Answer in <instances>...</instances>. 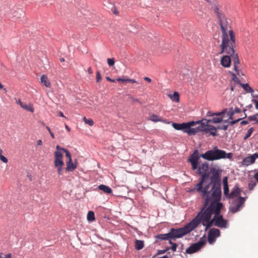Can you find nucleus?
I'll use <instances>...</instances> for the list:
<instances>
[{"mask_svg":"<svg viewBox=\"0 0 258 258\" xmlns=\"http://www.w3.org/2000/svg\"><path fill=\"white\" fill-rule=\"evenodd\" d=\"M232 156V153H227L225 151L218 149L217 147H215L213 149L209 150L201 155H199L198 150H195L189 157L188 161L191 165L192 169L196 170V173L201 177L199 182L196 184L192 190H195L199 194L202 192L203 196H205L207 188L210 186V184H207V180L209 176V164L205 162L199 164V160L200 157L208 161H214L226 158L231 160Z\"/></svg>","mask_w":258,"mask_h":258,"instance_id":"1","label":"nucleus"},{"mask_svg":"<svg viewBox=\"0 0 258 258\" xmlns=\"http://www.w3.org/2000/svg\"><path fill=\"white\" fill-rule=\"evenodd\" d=\"M222 170L220 169L212 168L211 169L212 174L210 177V186L207 189V192L205 196L200 192V195L202 199L205 201L206 205L211 199H221V177Z\"/></svg>","mask_w":258,"mask_h":258,"instance_id":"2","label":"nucleus"},{"mask_svg":"<svg viewBox=\"0 0 258 258\" xmlns=\"http://www.w3.org/2000/svg\"><path fill=\"white\" fill-rule=\"evenodd\" d=\"M214 205H215V203L213 202L212 199L206 205L205 201H204L203 207L192 220L195 229L201 223L204 226H205V230H208L212 226H215V218L214 213Z\"/></svg>","mask_w":258,"mask_h":258,"instance_id":"3","label":"nucleus"},{"mask_svg":"<svg viewBox=\"0 0 258 258\" xmlns=\"http://www.w3.org/2000/svg\"><path fill=\"white\" fill-rule=\"evenodd\" d=\"M228 33L229 38L228 31L222 32V42L220 45L221 51L219 54L225 53L226 55L231 56L233 58L235 54H238L234 50L236 44L235 33L232 29L228 31Z\"/></svg>","mask_w":258,"mask_h":258,"instance_id":"4","label":"nucleus"},{"mask_svg":"<svg viewBox=\"0 0 258 258\" xmlns=\"http://www.w3.org/2000/svg\"><path fill=\"white\" fill-rule=\"evenodd\" d=\"M221 199H212L213 202L215 203L214 205V213L215 218V226L218 227L221 229H225L228 227V220L224 219L222 215L220 214L223 204L220 202Z\"/></svg>","mask_w":258,"mask_h":258,"instance_id":"5","label":"nucleus"},{"mask_svg":"<svg viewBox=\"0 0 258 258\" xmlns=\"http://www.w3.org/2000/svg\"><path fill=\"white\" fill-rule=\"evenodd\" d=\"M194 229L195 227L192 220L183 227L179 228H171L169 232L171 240H175L177 238H181L190 233Z\"/></svg>","mask_w":258,"mask_h":258,"instance_id":"6","label":"nucleus"},{"mask_svg":"<svg viewBox=\"0 0 258 258\" xmlns=\"http://www.w3.org/2000/svg\"><path fill=\"white\" fill-rule=\"evenodd\" d=\"M196 122H199L196 123V124H200V125L196 127L191 128V130L190 131L191 135H195L200 132H204L206 133L209 132V135H212L213 137L217 135L216 132V127L214 126L206 123L204 120L203 119Z\"/></svg>","mask_w":258,"mask_h":258,"instance_id":"7","label":"nucleus"},{"mask_svg":"<svg viewBox=\"0 0 258 258\" xmlns=\"http://www.w3.org/2000/svg\"><path fill=\"white\" fill-rule=\"evenodd\" d=\"M198 122H195L191 121L187 122H183L181 123H172V125L174 128L176 130H181L183 132L186 133L189 136H191V133L190 132L191 130V126L196 125V123Z\"/></svg>","mask_w":258,"mask_h":258,"instance_id":"8","label":"nucleus"},{"mask_svg":"<svg viewBox=\"0 0 258 258\" xmlns=\"http://www.w3.org/2000/svg\"><path fill=\"white\" fill-rule=\"evenodd\" d=\"M54 166L57 168L58 175L62 174L63 166L64 163L62 161V154L59 151L54 152Z\"/></svg>","mask_w":258,"mask_h":258,"instance_id":"9","label":"nucleus"},{"mask_svg":"<svg viewBox=\"0 0 258 258\" xmlns=\"http://www.w3.org/2000/svg\"><path fill=\"white\" fill-rule=\"evenodd\" d=\"M216 14L219 21L221 31H228V29L230 28V26L228 24L227 19L225 15L222 13V11Z\"/></svg>","mask_w":258,"mask_h":258,"instance_id":"10","label":"nucleus"},{"mask_svg":"<svg viewBox=\"0 0 258 258\" xmlns=\"http://www.w3.org/2000/svg\"><path fill=\"white\" fill-rule=\"evenodd\" d=\"M233 62V71L234 73H237L239 76H244L241 70V64L240 61L238 54H235L234 56L232 58Z\"/></svg>","mask_w":258,"mask_h":258,"instance_id":"11","label":"nucleus"},{"mask_svg":"<svg viewBox=\"0 0 258 258\" xmlns=\"http://www.w3.org/2000/svg\"><path fill=\"white\" fill-rule=\"evenodd\" d=\"M245 202V199L242 197H239L235 199L232 202L233 206L230 208V211L232 213H235L239 211L240 208L242 207V205Z\"/></svg>","mask_w":258,"mask_h":258,"instance_id":"12","label":"nucleus"},{"mask_svg":"<svg viewBox=\"0 0 258 258\" xmlns=\"http://www.w3.org/2000/svg\"><path fill=\"white\" fill-rule=\"evenodd\" d=\"M206 242L204 240H200L197 242L192 244L186 249V253L192 254L200 250L202 247L205 244Z\"/></svg>","mask_w":258,"mask_h":258,"instance_id":"13","label":"nucleus"},{"mask_svg":"<svg viewBox=\"0 0 258 258\" xmlns=\"http://www.w3.org/2000/svg\"><path fill=\"white\" fill-rule=\"evenodd\" d=\"M220 235V231L217 228H213L209 230L208 235V241L210 244H213L216 238Z\"/></svg>","mask_w":258,"mask_h":258,"instance_id":"14","label":"nucleus"},{"mask_svg":"<svg viewBox=\"0 0 258 258\" xmlns=\"http://www.w3.org/2000/svg\"><path fill=\"white\" fill-rule=\"evenodd\" d=\"M232 61L231 56L224 55L220 58V64L225 68H229L231 65Z\"/></svg>","mask_w":258,"mask_h":258,"instance_id":"15","label":"nucleus"},{"mask_svg":"<svg viewBox=\"0 0 258 258\" xmlns=\"http://www.w3.org/2000/svg\"><path fill=\"white\" fill-rule=\"evenodd\" d=\"M241 190L239 187L238 184H236L231 192L228 195L229 199H234L238 197L240 194Z\"/></svg>","mask_w":258,"mask_h":258,"instance_id":"16","label":"nucleus"},{"mask_svg":"<svg viewBox=\"0 0 258 258\" xmlns=\"http://www.w3.org/2000/svg\"><path fill=\"white\" fill-rule=\"evenodd\" d=\"M255 162V157L254 156L253 154L245 157L242 161V163L244 166H248L250 165L251 164H253Z\"/></svg>","mask_w":258,"mask_h":258,"instance_id":"17","label":"nucleus"},{"mask_svg":"<svg viewBox=\"0 0 258 258\" xmlns=\"http://www.w3.org/2000/svg\"><path fill=\"white\" fill-rule=\"evenodd\" d=\"M155 238L156 239V241H157L159 240H168L170 241L171 240L170 232H169L168 233L165 234H159L155 236Z\"/></svg>","mask_w":258,"mask_h":258,"instance_id":"18","label":"nucleus"},{"mask_svg":"<svg viewBox=\"0 0 258 258\" xmlns=\"http://www.w3.org/2000/svg\"><path fill=\"white\" fill-rule=\"evenodd\" d=\"M149 120L155 122H162L166 123H169V121L163 119L161 117H159L157 115L155 114H152L151 115V116H150Z\"/></svg>","mask_w":258,"mask_h":258,"instance_id":"19","label":"nucleus"},{"mask_svg":"<svg viewBox=\"0 0 258 258\" xmlns=\"http://www.w3.org/2000/svg\"><path fill=\"white\" fill-rule=\"evenodd\" d=\"M77 168L76 163H74L72 161H68L67 162V167L66 170L67 171H73Z\"/></svg>","mask_w":258,"mask_h":258,"instance_id":"20","label":"nucleus"},{"mask_svg":"<svg viewBox=\"0 0 258 258\" xmlns=\"http://www.w3.org/2000/svg\"><path fill=\"white\" fill-rule=\"evenodd\" d=\"M40 80L41 83L45 86L48 88H50L51 87V83L45 75H42L41 76Z\"/></svg>","mask_w":258,"mask_h":258,"instance_id":"21","label":"nucleus"},{"mask_svg":"<svg viewBox=\"0 0 258 258\" xmlns=\"http://www.w3.org/2000/svg\"><path fill=\"white\" fill-rule=\"evenodd\" d=\"M98 189L103 191L104 193L110 194L112 192V189L108 186L100 184L98 186Z\"/></svg>","mask_w":258,"mask_h":258,"instance_id":"22","label":"nucleus"},{"mask_svg":"<svg viewBox=\"0 0 258 258\" xmlns=\"http://www.w3.org/2000/svg\"><path fill=\"white\" fill-rule=\"evenodd\" d=\"M169 97L175 102H179V94L177 92H174L173 94H169Z\"/></svg>","mask_w":258,"mask_h":258,"instance_id":"23","label":"nucleus"},{"mask_svg":"<svg viewBox=\"0 0 258 258\" xmlns=\"http://www.w3.org/2000/svg\"><path fill=\"white\" fill-rule=\"evenodd\" d=\"M135 247L137 250H141L144 247V243L143 240H136L135 241Z\"/></svg>","mask_w":258,"mask_h":258,"instance_id":"24","label":"nucleus"},{"mask_svg":"<svg viewBox=\"0 0 258 258\" xmlns=\"http://www.w3.org/2000/svg\"><path fill=\"white\" fill-rule=\"evenodd\" d=\"M240 86H241L243 89L247 93H253L254 92V90L249 86L248 83L245 84H240Z\"/></svg>","mask_w":258,"mask_h":258,"instance_id":"25","label":"nucleus"},{"mask_svg":"<svg viewBox=\"0 0 258 258\" xmlns=\"http://www.w3.org/2000/svg\"><path fill=\"white\" fill-rule=\"evenodd\" d=\"M232 76V80L235 83L240 85L241 83L240 81L237 76H238L237 74V73H234L232 72H229Z\"/></svg>","mask_w":258,"mask_h":258,"instance_id":"26","label":"nucleus"},{"mask_svg":"<svg viewBox=\"0 0 258 258\" xmlns=\"http://www.w3.org/2000/svg\"><path fill=\"white\" fill-rule=\"evenodd\" d=\"M212 8L216 14L222 11V6L217 2L214 3Z\"/></svg>","mask_w":258,"mask_h":258,"instance_id":"27","label":"nucleus"},{"mask_svg":"<svg viewBox=\"0 0 258 258\" xmlns=\"http://www.w3.org/2000/svg\"><path fill=\"white\" fill-rule=\"evenodd\" d=\"M169 243L171 245V246L167 247L168 251L169 250H172L173 252L176 251L178 244L176 243L173 242L172 240L169 241Z\"/></svg>","mask_w":258,"mask_h":258,"instance_id":"28","label":"nucleus"},{"mask_svg":"<svg viewBox=\"0 0 258 258\" xmlns=\"http://www.w3.org/2000/svg\"><path fill=\"white\" fill-rule=\"evenodd\" d=\"M227 178L226 177L224 178V181H223V185H224V194L225 195H228L229 194V187L228 185V183L227 181Z\"/></svg>","mask_w":258,"mask_h":258,"instance_id":"29","label":"nucleus"},{"mask_svg":"<svg viewBox=\"0 0 258 258\" xmlns=\"http://www.w3.org/2000/svg\"><path fill=\"white\" fill-rule=\"evenodd\" d=\"M95 219V214L93 211H90L87 214V220L89 221H93Z\"/></svg>","mask_w":258,"mask_h":258,"instance_id":"30","label":"nucleus"},{"mask_svg":"<svg viewBox=\"0 0 258 258\" xmlns=\"http://www.w3.org/2000/svg\"><path fill=\"white\" fill-rule=\"evenodd\" d=\"M22 108L27 111H30L32 113L34 111L33 106L31 104H29V105L24 104Z\"/></svg>","mask_w":258,"mask_h":258,"instance_id":"31","label":"nucleus"},{"mask_svg":"<svg viewBox=\"0 0 258 258\" xmlns=\"http://www.w3.org/2000/svg\"><path fill=\"white\" fill-rule=\"evenodd\" d=\"M83 121L85 123L89 124L90 126H93L94 125V121L91 118H87L84 116L83 118Z\"/></svg>","mask_w":258,"mask_h":258,"instance_id":"32","label":"nucleus"},{"mask_svg":"<svg viewBox=\"0 0 258 258\" xmlns=\"http://www.w3.org/2000/svg\"><path fill=\"white\" fill-rule=\"evenodd\" d=\"M253 127H250V128H249L248 130L247 131V132L246 133V134H245V136L243 138L244 140H246L249 137H250V136L251 135L252 133H253Z\"/></svg>","mask_w":258,"mask_h":258,"instance_id":"33","label":"nucleus"},{"mask_svg":"<svg viewBox=\"0 0 258 258\" xmlns=\"http://www.w3.org/2000/svg\"><path fill=\"white\" fill-rule=\"evenodd\" d=\"M62 151L66 154V157L68 158V161H72V155L69 151L66 149H62Z\"/></svg>","mask_w":258,"mask_h":258,"instance_id":"34","label":"nucleus"},{"mask_svg":"<svg viewBox=\"0 0 258 258\" xmlns=\"http://www.w3.org/2000/svg\"><path fill=\"white\" fill-rule=\"evenodd\" d=\"M256 185L255 181L253 180H250L248 183V187L250 190H252Z\"/></svg>","mask_w":258,"mask_h":258,"instance_id":"35","label":"nucleus"},{"mask_svg":"<svg viewBox=\"0 0 258 258\" xmlns=\"http://www.w3.org/2000/svg\"><path fill=\"white\" fill-rule=\"evenodd\" d=\"M3 151L0 149V159L3 162L7 163L8 162V159L2 155Z\"/></svg>","mask_w":258,"mask_h":258,"instance_id":"36","label":"nucleus"},{"mask_svg":"<svg viewBox=\"0 0 258 258\" xmlns=\"http://www.w3.org/2000/svg\"><path fill=\"white\" fill-rule=\"evenodd\" d=\"M223 120V117H213L212 119V121L213 123H220Z\"/></svg>","mask_w":258,"mask_h":258,"instance_id":"37","label":"nucleus"},{"mask_svg":"<svg viewBox=\"0 0 258 258\" xmlns=\"http://www.w3.org/2000/svg\"><path fill=\"white\" fill-rule=\"evenodd\" d=\"M241 119L242 118H239L236 120H232V121H228V120H225L224 121V122H228L229 123L230 125H232L235 124L236 123L238 122V121H239L240 120H241Z\"/></svg>","mask_w":258,"mask_h":258,"instance_id":"38","label":"nucleus"},{"mask_svg":"<svg viewBox=\"0 0 258 258\" xmlns=\"http://www.w3.org/2000/svg\"><path fill=\"white\" fill-rule=\"evenodd\" d=\"M235 114L233 109L232 108H231L229 111L228 112V115L229 116V119H232L233 118V116Z\"/></svg>","mask_w":258,"mask_h":258,"instance_id":"39","label":"nucleus"},{"mask_svg":"<svg viewBox=\"0 0 258 258\" xmlns=\"http://www.w3.org/2000/svg\"><path fill=\"white\" fill-rule=\"evenodd\" d=\"M228 125H229L228 124H227V125H223L222 126H218L217 127H216V131L217 130H224V131H226L228 128Z\"/></svg>","mask_w":258,"mask_h":258,"instance_id":"40","label":"nucleus"},{"mask_svg":"<svg viewBox=\"0 0 258 258\" xmlns=\"http://www.w3.org/2000/svg\"><path fill=\"white\" fill-rule=\"evenodd\" d=\"M101 74L100 73V72L99 71H97L96 72V82L97 83H99L100 82V81L101 80Z\"/></svg>","mask_w":258,"mask_h":258,"instance_id":"41","label":"nucleus"},{"mask_svg":"<svg viewBox=\"0 0 258 258\" xmlns=\"http://www.w3.org/2000/svg\"><path fill=\"white\" fill-rule=\"evenodd\" d=\"M0 258H12V255L11 253L4 254L3 253H0Z\"/></svg>","mask_w":258,"mask_h":258,"instance_id":"42","label":"nucleus"},{"mask_svg":"<svg viewBox=\"0 0 258 258\" xmlns=\"http://www.w3.org/2000/svg\"><path fill=\"white\" fill-rule=\"evenodd\" d=\"M107 63L109 66H112L114 64V58H108L107 59Z\"/></svg>","mask_w":258,"mask_h":258,"instance_id":"43","label":"nucleus"},{"mask_svg":"<svg viewBox=\"0 0 258 258\" xmlns=\"http://www.w3.org/2000/svg\"><path fill=\"white\" fill-rule=\"evenodd\" d=\"M167 251H168V249H167V247L164 249L158 250V252H157V254L159 255V254H164L165 252H166Z\"/></svg>","mask_w":258,"mask_h":258,"instance_id":"44","label":"nucleus"},{"mask_svg":"<svg viewBox=\"0 0 258 258\" xmlns=\"http://www.w3.org/2000/svg\"><path fill=\"white\" fill-rule=\"evenodd\" d=\"M257 119L256 118V117L255 116H254L253 115L249 116L248 117V120L249 121H254V120H255L256 121Z\"/></svg>","mask_w":258,"mask_h":258,"instance_id":"45","label":"nucleus"},{"mask_svg":"<svg viewBox=\"0 0 258 258\" xmlns=\"http://www.w3.org/2000/svg\"><path fill=\"white\" fill-rule=\"evenodd\" d=\"M226 110L227 109H226L223 110L222 111L214 113V115L221 116L223 115L225 113V112L226 111Z\"/></svg>","mask_w":258,"mask_h":258,"instance_id":"46","label":"nucleus"},{"mask_svg":"<svg viewBox=\"0 0 258 258\" xmlns=\"http://www.w3.org/2000/svg\"><path fill=\"white\" fill-rule=\"evenodd\" d=\"M233 111L235 113H240L241 112V109L237 107H236L234 109H233Z\"/></svg>","mask_w":258,"mask_h":258,"instance_id":"47","label":"nucleus"},{"mask_svg":"<svg viewBox=\"0 0 258 258\" xmlns=\"http://www.w3.org/2000/svg\"><path fill=\"white\" fill-rule=\"evenodd\" d=\"M126 82H130L132 83H137V82L134 79H126Z\"/></svg>","mask_w":258,"mask_h":258,"instance_id":"48","label":"nucleus"},{"mask_svg":"<svg viewBox=\"0 0 258 258\" xmlns=\"http://www.w3.org/2000/svg\"><path fill=\"white\" fill-rule=\"evenodd\" d=\"M252 101L255 104V108L258 109V100L252 99Z\"/></svg>","mask_w":258,"mask_h":258,"instance_id":"49","label":"nucleus"},{"mask_svg":"<svg viewBox=\"0 0 258 258\" xmlns=\"http://www.w3.org/2000/svg\"><path fill=\"white\" fill-rule=\"evenodd\" d=\"M17 103L19 104L22 108L24 105L20 99H18V100L17 101Z\"/></svg>","mask_w":258,"mask_h":258,"instance_id":"50","label":"nucleus"},{"mask_svg":"<svg viewBox=\"0 0 258 258\" xmlns=\"http://www.w3.org/2000/svg\"><path fill=\"white\" fill-rule=\"evenodd\" d=\"M116 81L118 82H126V79H123L120 78H118L116 79Z\"/></svg>","mask_w":258,"mask_h":258,"instance_id":"51","label":"nucleus"},{"mask_svg":"<svg viewBox=\"0 0 258 258\" xmlns=\"http://www.w3.org/2000/svg\"><path fill=\"white\" fill-rule=\"evenodd\" d=\"M112 11H113V14H115V15H117L119 14L118 12L116 10L115 8H114L113 9H112Z\"/></svg>","mask_w":258,"mask_h":258,"instance_id":"52","label":"nucleus"},{"mask_svg":"<svg viewBox=\"0 0 258 258\" xmlns=\"http://www.w3.org/2000/svg\"><path fill=\"white\" fill-rule=\"evenodd\" d=\"M207 116H214V113H212V112L209 111L207 113Z\"/></svg>","mask_w":258,"mask_h":258,"instance_id":"53","label":"nucleus"},{"mask_svg":"<svg viewBox=\"0 0 258 258\" xmlns=\"http://www.w3.org/2000/svg\"><path fill=\"white\" fill-rule=\"evenodd\" d=\"M203 120H204V121L205 122V123H207V124H209V123L212 122V120H211V119H207L203 118Z\"/></svg>","mask_w":258,"mask_h":258,"instance_id":"54","label":"nucleus"},{"mask_svg":"<svg viewBox=\"0 0 258 258\" xmlns=\"http://www.w3.org/2000/svg\"><path fill=\"white\" fill-rule=\"evenodd\" d=\"M248 123V121L247 120H242L241 121L240 124L241 125H245Z\"/></svg>","mask_w":258,"mask_h":258,"instance_id":"55","label":"nucleus"},{"mask_svg":"<svg viewBox=\"0 0 258 258\" xmlns=\"http://www.w3.org/2000/svg\"><path fill=\"white\" fill-rule=\"evenodd\" d=\"M87 72H88V73L89 74H93V70H92V69L91 67H89V68L88 69Z\"/></svg>","mask_w":258,"mask_h":258,"instance_id":"56","label":"nucleus"},{"mask_svg":"<svg viewBox=\"0 0 258 258\" xmlns=\"http://www.w3.org/2000/svg\"><path fill=\"white\" fill-rule=\"evenodd\" d=\"M144 79L145 81L148 82L149 83L151 82V79L150 78H149V77H145L144 78Z\"/></svg>","mask_w":258,"mask_h":258,"instance_id":"57","label":"nucleus"},{"mask_svg":"<svg viewBox=\"0 0 258 258\" xmlns=\"http://www.w3.org/2000/svg\"><path fill=\"white\" fill-rule=\"evenodd\" d=\"M106 79H107V81H109L110 82H115V80L112 79L108 77H106Z\"/></svg>","mask_w":258,"mask_h":258,"instance_id":"58","label":"nucleus"},{"mask_svg":"<svg viewBox=\"0 0 258 258\" xmlns=\"http://www.w3.org/2000/svg\"><path fill=\"white\" fill-rule=\"evenodd\" d=\"M42 144V142L41 141V140H38L37 141V146H40Z\"/></svg>","mask_w":258,"mask_h":258,"instance_id":"59","label":"nucleus"},{"mask_svg":"<svg viewBox=\"0 0 258 258\" xmlns=\"http://www.w3.org/2000/svg\"><path fill=\"white\" fill-rule=\"evenodd\" d=\"M131 99L133 100V101H134V102H140V101H139L138 99H137V98H134V97H131Z\"/></svg>","mask_w":258,"mask_h":258,"instance_id":"60","label":"nucleus"},{"mask_svg":"<svg viewBox=\"0 0 258 258\" xmlns=\"http://www.w3.org/2000/svg\"><path fill=\"white\" fill-rule=\"evenodd\" d=\"M58 115L59 116L64 117L65 118H67V117L63 115V113L61 111H59Z\"/></svg>","mask_w":258,"mask_h":258,"instance_id":"61","label":"nucleus"},{"mask_svg":"<svg viewBox=\"0 0 258 258\" xmlns=\"http://www.w3.org/2000/svg\"><path fill=\"white\" fill-rule=\"evenodd\" d=\"M56 149L58 150L57 151L61 150L62 151V149H64L63 148L60 147L58 145H57L56 147Z\"/></svg>","mask_w":258,"mask_h":258,"instance_id":"62","label":"nucleus"},{"mask_svg":"<svg viewBox=\"0 0 258 258\" xmlns=\"http://www.w3.org/2000/svg\"><path fill=\"white\" fill-rule=\"evenodd\" d=\"M65 127L66 128V130L68 131V132H70V127L67 125L66 124L65 125Z\"/></svg>","mask_w":258,"mask_h":258,"instance_id":"63","label":"nucleus"},{"mask_svg":"<svg viewBox=\"0 0 258 258\" xmlns=\"http://www.w3.org/2000/svg\"><path fill=\"white\" fill-rule=\"evenodd\" d=\"M253 155L255 157V160L256 159V158H258V153H255L253 154Z\"/></svg>","mask_w":258,"mask_h":258,"instance_id":"64","label":"nucleus"}]
</instances>
